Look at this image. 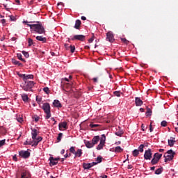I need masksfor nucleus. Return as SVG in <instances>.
Returning <instances> with one entry per match:
<instances>
[{"mask_svg": "<svg viewBox=\"0 0 178 178\" xmlns=\"http://www.w3.org/2000/svg\"><path fill=\"white\" fill-rule=\"evenodd\" d=\"M32 142H33V143L31 144L32 147H37L38 145V143H40L37 140H33Z\"/></svg>", "mask_w": 178, "mask_h": 178, "instance_id": "nucleus-31", "label": "nucleus"}, {"mask_svg": "<svg viewBox=\"0 0 178 178\" xmlns=\"http://www.w3.org/2000/svg\"><path fill=\"white\" fill-rule=\"evenodd\" d=\"M26 177V172H22L21 175V178H25Z\"/></svg>", "mask_w": 178, "mask_h": 178, "instance_id": "nucleus-57", "label": "nucleus"}, {"mask_svg": "<svg viewBox=\"0 0 178 178\" xmlns=\"http://www.w3.org/2000/svg\"><path fill=\"white\" fill-rule=\"evenodd\" d=\"M36 101L38 104H40V102H41V99H38V97H36Z\"/></svg>", "mask_w": 178, "mask_h": 178, "instance_id": "nucleus-62", "label": "nucleus"}, {"mask_svg": "<svg viewBox=\"0 0 178 178\" xmlns=\"http://www.w3.org/2000/svg\"><path fill=\"white\" fill-rule=\"evenodd\" d=\"M99 140H101L99 136H94L92 139V143L93 144V145H95L96 144H98V143H99Z\"/></svg>", "mask_w": 178, "mask_h": 178, "instance_id": "nucleus-13", "label": "nucleus"}, {"mask_svg": "<svg viewBox=\"0 0 178 178\" xmlns=\"http://www.w3.org/2000/svg\"><path fill=\"white\" fill-rule=\"evenodd\" d=\"M70 52L73 54L76 51V47L73 45L70 46Z\"/></svg>", "mask_w": 178, "mask_h": 178, "instance_id": "nucleus-36", "label": "nucleus"}, {"mask_svg": "<svg viewBox=\"0 0 178 178\" xmlns=\"http://www.w3.org/2000/svg\"><path fill=\"white\" fill-rule=\"evenodd\" d=\"M171 139H168V145L170 147H173V145H175V143H176V140H175V138L171 137Z\"/></svg>", "mask_w": 178, "mask_h": 178, "instance_id": "nucleus-20", "label": "nucleus"}, {"mask_svg": "<svg viewBox=\"0 0 178 178\" xmlns=\"http://www.w3.org/2000/svg\"><path fill=\"white\" fill-rule=\"evenodd\" d=\"M97 163L92 162L90 163H83V169H90V168H92V166H95V165H97Z\"/></svg>", "mask_w": 178, "mask_h": 178, "instance_id": "nucleus-12", "label": "nucleus"}, {"mask_svg": "<svg viewBox=\"0 0 178 178\" xmlns=\"http://www.w3.org/2000/svg\"><path fill=\"white\" fill-rule=\"evenodd\" d=\"M63 136V134H62V133L58 134V136L57 137V140H58V143L60 141H61Z\"/></svg>", "mask_w": 178, "mask_h": 178, "instance_id": "nucleus-35", "label": "nucleus"}, {"mask_svg": "<svg viewBox=\"0 0 178 178\" xmlns=\"http://www.w3.org/2000/svg\"><path fill=\"white\" fill-rule=\"evenodd\" d=\"M34 118H35V122H38V120H40V117L36 115Z\"/></svg>", "mask_w": 178, "mask_h": 178, "instance_id": "nucleus-54", "label": "nucleus"}, {"mask_svg": "<svg viewBox=\"0 0 178 178\" xmlns=\"http://www.w3.org/2000/svg\"><path fill=\"white\" fill-rule=\"evenodd\" d=\"M154 158L156 159L157 161H159V159L162 158V154L155 153L154 154Z\"/></svg>", "mask_w": 178, "mask_h": 178, "instance_id": "nucleus-24", "label": "nucleus"}, {"mask_svg": "<svg viewBox=\"0 0 178 178\" xmlns=\"http://www.w3.org/2000/svg\"><path fill=\"white\" fill-rule=\"evenodd\" d=\"M100 178H108V175H101Z\"/></svg>", "mask_w": 178, "mask_h": 178, "instance_id": "nucleus-64", "label": "nucleus"}, {"mask_svg": "<svg viewBox=\"0 0 178 178\" xmlns=\"http://www.w3.org/2000/svg\"><path fill=\"white\" fill-rule=\"evenodd\" d=\"M17 58L19 59V60H22V62H26V60L22 58L21 54H17Z\"/></svg>", "mask_w": 178, "mask_h": 178, "instance_id": "nucleus-37", "label": "nucleus"}, {"mask_svg": "<svg viewBox=\"0 0 178 178\" xmlns=\"http://www.w3.org/2000/svg\"><path fill=\"white\" fill-rule=\"evenodd\" d=\"M141 127H142L143 131H145V126L144 125V124H142Z\"/></svg>", "mask_w": 178, "mask_h": 178, "instance_id": "nucleus-60", "label": "nucleus"}, {"mask_svg": "<svg viewBox=\"0 0 178 178\" xmlns=\"http://www.w3.org/2000/svg\"><path fill=\"white\" fill-rule=\"evenodd\" d=\"M85 145L87 148H92L94 147V144L92 141L84 140Z\"/></svg>", "mask_w": 178, "mask_h": 178, "instance_id": "nucleus-16", "label": "nucleus"}, {"mask_svg": "<svg viewBox=\"0 0 178 178\" xmlns=\"http://www.w3.org/2000/svg\"><path fill=\"white\" fill-rule=\"evenodd\" d=\"M5 139L0 141V148L1 147L5 145Z\"/></svg>", "mask_w": 178, "mask_h": 178, "instance_id": "nucleus-48", "label": "nucleus"}, {"mask_svg": "<svg viewBox=\"0 0 178 178\" xmlns=\"http://www.w3.org/2000/svg\"><path fill=\"white\" fill-rule=\"evenodd\" d=\"M144 145H140L139 147H138V150H139V152H144Z\"/></svg>", "mask_w": 178, "mask_h": 178, "instance_id": "nucleus-33", "label": "nucleus"}, {"mask_svg": "<svg viewBox=\"0 0 178 178\" xmlns=\"http://www.w3.org/2000/svg\"><path fill=\"white\" fill-rule=\"evenodd\" d=\"M53 105L56 106V108H62V104L58 99H55L53 102Z\"/></svg>", "mask_w": 178, "mask_h": 178, "instance_id": "nucleus-18", "label": "nucleus"}, {"mask_svg": "<svg viewBox=\"0 0 178 178\" xmlns=\"http://www.w3.org/2000/svg\"><path fill=\"white\" fill-rule=\"evenodd\" d=\"M106 40L109 41V42H113L115 39L113 38V34L111 32H108L106 34Z\"/></svg>", "mask_w": 178, "mask_h": 178, "instance_id": "nucleus-11", "label": "nucleus"}, {"mask_svg": "<svg viewBox=\"0 0 178 178\" xmlns=\"http://www.w3.org/2000/svg\"><path fill=\"white\" fill-rule=\"evenodd\" d=\"M43 91H44L47 94H49V88L48 87L44 88Z\"/></svg>", "mask_w": 178, "mask_h": 178, "instance_id": "nucleus-42", "label": "nucleus"}, {"mask_svg": "<svg viewBox=\"0 0 178 178\" xmlns=\"http://www.w3.org/2000/svg\"><path fill=\"white\" fill-rule=\"evenodd\" d=\"M22 54L25 56V58H29V56H30V55L29 54V52H26L25 51H22Z\"/></svg>", "mask_w": 178, "mask_h": 178, "instance_id": "nucleus-40", "label": "nucleus"}, {"mask_svg": "<svg viewBox=\"0 0 178 178\" xmlns=\"http://www.w3.org/2000/svg\"><path fill=\"white\" fill-rule=\"evenodd\" d=\"M60 158H54L52 156L49 157V161H50V166H55V165H58V161H59Z\"/></svg>", "mask_w": 178, "mask_h": 178, "instance_id": "nucleus-10", "label": "nucleus"}, {"mask_svg": "<svg viewBox=\"0 0 178 178\" xmlns=\"http://www.w3.org/2000/svg\"><path fill=\"white\" fill-rule=\"evenodd\" d=\"M13 161H15V162H17V157L16 156V155H14L13 157Z\"/></svg>", "mask_w": 178, "mask_h": 178, "instance_id": "nucleus-55", "label": "nucleus"}, {"mask_svg": "<svg viewBox=\"0 0 178 178\" xmlns=\"http://www.w3.org/2000/svg\"><path fill=\"white\" fill-rule=\"evenodd\" d=\"M36 40H38V41H40L41 42H43V43L47 42V38H45V37L37 36Z\"/></svg>", "mask_w": 178, "mask_h": 178, "instance_id": "nucleus-21", "label": "nucleus"}, {"mask_svg": "<svg viewBox=\"0 0 178 178\" xmlns=\"http://www.w3.org/2000/svg\"><path fill=\"white\" fill-rule=\"evenodd\" d=\"M113 94H114V95H115V97H120V91H115V92H113Z\"/></svg>", "mask_w": 178, "mask_h": 178, "instance_id": "nucleus-45", "label": "nucleus"}, {"mask_svg": "<svg viewBox=\"0 0 178 178\" xmlns=\"http://www.w3.org/2000/svg\"><path fill=\"white\" fill-rule=\"evenodd\" d=\"M33 31L38 33V34H45V29L42 24H37L32 26Z\"/></svg>", "mask_w": 178, "mask_h": 178, "instance_id": "nucleus-1", "label": "nucleus"}, {"mask_svg": "<svg viewBox=\"0 0 178 178\" xmlns=\"http://www.w3.org/2000/svg\"><path fill=\"white\" fill-rule=\"evenodd\" d=\"M123 135V132L122 131L115 132V136H118V137H122Z\"/></svg>", "mask_w": 178, "mask_h": 178, "instance_id": "nucleus-38", "label": "nucleus"}, {"mask_svg": "<svg viewBox=\"0 0 178 178\" xmlns=\"http://www.w3.org/2000/svg\"><path fill=\"white\" fill-rule=\"evenodd\" d=\"M75 148H76L75 147H71L70 148V152H71V154H74V155H75L74 158H80L83 155V149H78L76 151Z\"/></svg>", "mask_w": 178, "mask_h": 178, "instance_id": "nucleus-4", "label": "nucleus"}, {"mask_svg": "<svg viewBox=\"0 0 178 178\" xmlns=\"http://www.w3.org/2000/svg\"><path fill=\"white\" fill-rule=\"evenodd\" d=\"M35 24H27V26L29 27H30L31 30H33L32 26H35Z\"/></svg>", "mask_w": 178, "mask_h": 178, "instance_id": "nucleus-56", "label": "nucleus"}, {"mask_svg": "<svg viewBox=\"0 0 178 178\" xmlns=\"http://www.w3.org/2000/svg\"><path fill=\"white\" fill-rule=\"evenodd\" d=\"M101 162H102V156H98L97 158V162H95V163H101Z\"/></svg>", "mask_w": 178, "mask_h": 178, "instance_id": "nucleus-32", "label": "nucleus"}, {"mask_svg": "<svg viewBox=\"0 0 178 178\" xmlns=\"http://www.w3.org/2000/svg\"><path fill=\"white\" fill-rule=\"evenodd\" d=\"M58 129H59V130H62V129H67V122H60L58 124Z\"/></svg>", "mask_w": 178, "mask_h": 178, "instance_id": "nucleus-14", "label": "nucleus"}, {"mask_svg": "<svg viewBox=\"0 0 178 178\" xmlns=\"http://www.w3.org/2000/svg\"><path fill=\"white\" fill-rule=\"evenodd\" d=\"M92 41H94V38H91L88 40V42L90 43L92 42Z\"/></svg>", "mask_w": 178, "mask_h": 178, "instance_id": "nucleus-61", "label": "nucleus"}, {"mask_svg": "<svg viewBox=\"0 0 178 178\" xmlns=\"http://www.w3.org/2000/svg\"><path fill=\"white\" fill-rule=\"evenodd\" d=\"M19 155L21 158L27 159V158H30V152L22 150V151L19 152Z\"/></svg>", "mask_w": 178, "mask_h": 178, "instance_id": "nucleus-8", "label": "nucleus"}, {"mask_svg": "<svg viewBox=\"0 0 178 178\" xmlns=\"http://www.w3.org/2000/svg\"><path fill=\"white\" fill-rule=\"evenodd\" d=\"M158 162H159V161L157 160L156 159H155V157H153V159L151 161L152 165H156V163H158Z\"/></svg>", "mask_w": 178, "mask_h": 178, "instance_id": "nucleus-29", "label": "nucleus"}, {"mask_svg": "<svg viewBox=\"0 0 178 178\" xmlns=\"http://www.w3.org/2000/svg\"><path fill=\"white\" fill-rule=\"evenodd\" d=\"M10 19L11 20V22H16V17L11 15L10 16Z\"/></svg>", "mask_w": 178, "mask_h": 178, "instance_id": "nucleus-46", "label": "nucleus"}, {"mask_svg": "<svg viewBox=\"0 0 178 178\" xmlns=\"http://www.w3.org/2000/svg\"><path fill=\"white\" fill-rule=\"evenodd\" d=\"M31 144H33V141L26 140V141L24 143V145H31Z\"/></svg>", "mask_w": 178, "mask_h": 178, "instance_id": "nucleus-39", "label": "nucleus"}, {"mask_svg": "<svg viewBox=\"0 0 178 178\" xmlns=\"http://www.w3.org/2000/svg\"><path fill=\"white\" fill-rule=\"evenodd\" d=\"M37 141H38V143H40V141H42V137L39 136L38 138H36L35 139Z\"/></svg>", "mask_w": 178, "mask_h": 178, "instance_id": "nucleus-49", "label": "nucleus"}, {"mask_svg": "<svg viewBox=\"0 0 178 178\" xmlns=\"http://www.w3.org/2000/svg\"><path fill=\"white\" fill-rule=\"evenodd\" d=\"M135 104L136 106H141L143 105V100L140 97H136L135 98Z\"/></svg>", "mask_w": 178, "mask_h": 178, "instance_id": "nucleus-15", "label": "nucleus"}, {"mask_svg": "<svg viewBox=\"0 0 178 178\" xmlns=\"http://www.w3.org/2000/svg\"><path fill=\"white\" fill-rule=\"evenodd\" d=\"M175 152L173 150L170 149L166 153L164 154L165 162H169L175 158Z\"/></svg>", "mask_w": 178, "mask_h": 178, "instance_id": "nucleus-3", "label": "nucleus"}, {"mask_svg": "<svg viewBox=\"0 0 178 178\" xmlns=\"http://www.w3.org/2000/svg\"><path fill=\"white\" fill-rule=\"evenodd\" d=\"M98 126H99V125L97 124H90V127H91V129H95V127H98Z\"/></svg>", "mask_w": 178, "mask_h": 178, "instance_id": "nucleus-44", "label": "nucleus"}, {"mask_svg": "<svg viewBox=\"0 0 178 178\" xmlns=\"http://www.w3.org/2000/svg\"><path fill=\"white\" fill-rule=\"evenodd\" d=\"M106 140V136H105V134L102 135L100 143L97 147V149L98 151L104 148V145H105V141Z\"/></svg>", "mask_w": 178, "mask_h": 178, "instance_id": "nucleus-6", "label": "nucleus"}, {"mask_svg": "<svg viewBox=\"0 0 178 178\" xmlns=\"http://www.w3.org/2000/svg\"><path fill=\"white\" fill-rule=\"evenodd\" d=\"M11 62H12V63H13V65H17L19 67L23 66V64H22V63L16 60L15 58H13Z\"/></svg>", "mask_w": 178, "mask_h": 178, "instance_id": "nucleus-23", "label": "nucleus"}, {"mask_svg": "<svg viewBox=\"0 0 178 178\" xmlns=\"http://www.w3.org/2000/svg\"><path fill=\"white\" fill-rule=\"evenodd\" d=\"M17 122H19V123L23 122V118H17Z\"/></svg>", "mask_w": 178, "mask_h": 178, "instance_id": "nucleus-51", "label": "nucleus"}, {"mask_svg": "<svg viewBox=\"0 0 178 178\" xmlns=\"http://www.w3.org/2000/svg\"><path fill=\"white\" fill-rule=\"evenodd\" d=\"M33 87H34V81H31L25 82V84L22 86V89L24 91H30Z\"/></svg>", "mask_w": 178, "mask_h": 178, "instance_id": "nucleus-5", "label": "nucleus"}, {"mask_svg": "<svg viewBox=\"0 0 178 178\" xmlns=\"http://www.w3.org/2000/svg\"><path fill=\"white\" fill-rule=\"evenodd\" d=\"M28 46H29V47H31V45H33V44H34V42L33 41V39H31V38H29L28 39Z\"/></svg>", "mask_w": 178, "mask_h": 178, "instance_id": "nucleus-34", "label": "nucleus"}, {"mask_svg": "<svg viewBox=\"0 0 178 178\" xmlns=\"http://www.w3.org/2000/svg\"><path fill=\"white\" fill-rule=\"evenodd\" d=\"M19 77H21L24 80V77L26 76V74H18Z\"/></svg>", "mask_w": 178, "mask_h": 178, "instance_id": "nucleus-47", "label": "nucleus"}, {"mask_svg": "<svg viewBox=\"0 0 178 178\" xmlns=\"http://www.w3.org/2000/svg\"><path fill=\"white\" fill-rule=\"evenodd\" d=\"M152 158V150L151 149H149L147 150H145V154H144V159L147 161L149 160L151 161Z\"/></svg>", "mask_w": 178, "mask_h": 178, "instance_id": "nucleus-7", "label": "nucleus"}, {"mask_svg": "<svg viewBox=\"0 0 178 178\" xmlns=\"http://www.w3.org/2000/svg\"><path fill=\"white\" fill-rule=\"evenodd\" d=\"M163 172V168H160L155 171V175H161Z\"/></svg>", "mask_w": 178, "mask_h": 178, "instance_id": "nucleus-26", "label": "nucleus"}, {"mask_svg": "<svg viewBox=\"0 0 178 178\" xmlns=\"http://www.w3.org/2000/svg\"><path fill=\"white\" fill-rule=\"evenodd\" d=\"M34 79V75L33 74H25V76L24 78V81L25 83H27V80L33 79Z\"/></svg>", "mask_w": 178, "mask_h": 178, "instance_id": "nucleus-17", "label": "nucleus"}, {"mask_svg": "<svg viewBox=\"0 0 178 178\" xmlns=\"http://www.w3.org/2000/svg\"><path fill=\"white\" fill-rule=\"evenodd\" d=\"M149 131L150 133H152V131H154V128H152V123L149 124Z\"/></svg>", "mask_w": 178, "mask_h": 178, "instance_id": "nucleus-50", "label": "nucleus"}, {"mask_svg": "<svg viewBox=\"0 0 178 178\" xmlns=\"http://www.w3.org/2000/svg\"><path fill=\"white\" fill-rule=\"evenodd\" d=\"M59 5H62L63 6H65V4L63 2L58 3L57 6H59Z\"/></svg>", "mask_w": 178, "mask_h": 178, "instance_id": "nucleus-63", "label": "nucleus"}, {"mask_svg": "<svg viewBox=\"0 0 178 178\" xmlns=\"http://www.w3.org/2000/svg\"><path fill=\"white\" fill-rule=\"evenodd\" d=\"M167 124H168V122L166 121H162L161 123V125L163 127H166Z\"/></svg>", "mask_w": 178, "mask_h": 178, "instance_id": "nucleus-41", "label": "nucleus"}, {"mask_svg": "<svg viewBox=\"0 0 178 178\" xmlns=\"http://www.w3.org/2000/svg\"><path fill=\"white\" fill-rule=\"evenodd\" d=\"M65 158H70V156H72V153L66 154L64 155Z\"/></svg>", "mask_w": 178, "mask_h": 178, "instance_id": "nucleus-52", "label": "nucleus"}, {"mask_svg": "<svg viewBox=\"0 0 178 178\" xmlns=\"http://www.w3.org/2000/svg\"><path fill=\"white\" fill-rule=\"evenodd\" d=\"M32 139L33 140H36L37 136H38V134H37V129H32Z\"/></svg>", "mask_w": 178, "mask_h": 178, "instance_id": "nucleus-19", "label": "nucleus"}, {"mask_svg": "<svg viewBox=\"0 0 178 178\" xmlns=\"http://www.w3.org/2000/svg\"><path fill=\"white\" fill-rule=\"evenodd\" d=\"M1 23H2V24H5V23H6V19H1Z\"/></svg>", "mask_w": 178, "mask_h": 178, "instance_id": "nucleus-58", "label": "nucleus"}, {"mask_svg": "<svg viewBox=\"0 0 178 178\" xmlns=\"http://www.w3.org/2000/svg\"><path fill=\"white\" fill-rule=\"evenodd\" d=\"M133 154V156L136 157V156H138L139 154H140V152L138 149H134L132 152Z\"/></svg>", "mask_w": 178, "mask_h": 178, "instance_id": "nucleus-27", "label": "nucleus"}, {"mask_svg": "<svg viewBox=\"0 0 178 178\" xmlns=\"http://www.w3.org/2000/svg\"><path fill=\"white\" fill-rule=\"evenodd\" d=\"M72 41H85L86 35H75L71 38Z\"/></svg>", "mask_w": 178, "mask_h": 178, "instance_id": "nucleus-9", "label": "nucleus"}, {"mask_svg": "<svg viewBox=\"0 0 178 178\" xmlns=\"http://www.w3.org/2000/svg\"><path fill=\"white\" fill-rule=\"evenodd\" d=\"M46 113L45 119H49L51 116V105H49V103H44L43 104L42 108Z\"/></svg>", "mask_w": 178, "mask_h": 178, "instance_id": "nucleus-2", "label": "nucleus"}, {"mask_svg": "<svg viewBox=\"0 0 178 178\" xmlns=\"http://www.w3.org/2000/svg\"><path fill=\"white\" fill-rule=\"evenodd\" d=\"M123 149L120 146H118L115 148V152H122Z\"/></svg>", "mask_w": 178, "mask_h": 178, "instance_id": "nucleus-28", "label": "nucleus"}, {"mask_svg": "<svg viewBox=\"0 0 178 178\" xmlns=\"http://www.w3.org/2000/svg\"><path fill=\"white\" fill-rule=\"evenodd\" d=\"M22 98L24 102H27L29 101V96L26 94L22 95Z\"/></svg>", "mask_w": 178, "mask_h": 178, "instance_id": "nucleus-25", "label": "nucleus"}, {"mask_svg": "<svg viewBox=\"0 0 178 178\" xmlns=\"http://www.w3.org/2000/svg\"><path fill=\"white\" fill-rule=\"evenodd\" d=\"M121 40L122 42H124V44H129V40H127V39L126 38H121Z\"/></svg>", "mask_w": 178, "mask_h": 178, "instance_id": "nucleus-43", "label": "nucleus"}, {"mask_svg": "<svg viewBox=\"0 0 178 178\" xmlns=\"http://www.w3.org/2000/svg\"><path fill=\"white\" fill-rule=\"evenodd\" d=\"M92 81H94V83H98V78H93Z\"/></svg>", "mask_w": 178, "mask_h": 178, "instance_id": "nucleus-59", "label": "nucleus"}, {"mask_svg": "<svg viewBox=\"0 0 178 178\" xmlns=\"http://www.w3.org/2000/svg\"><path fill=\"white\" fill-rule=\"evenodd\" d=\"M152 113V111L151 110V108H147V112H146V116H151Z\"/></svg>", "mask_w": 178, "mask_h": 178, "instance_id": "nucleus-30", "label": "nucleus"}, {"mask_svg": "<svg viewBox=\"0 0 178 178\" xmlns=\"http://www.w3.org/2000/svg\"><path fill=\"white\" fill-rule=\"evenodd\" d=\"M65 49H67V50L70 49V47H69V44H65Z\"/></svg>", "mask_w": 178, "mask_h": 178, "instance_id": "nucleus-53", "label": "nucleus"}, {"mask_svg": "<svg viewBox=\"0 0 178 178\" xmlns=\"http://www.w3.org/2000/svg\"><path fill=\"white\" fill-rule=\"evenodd\" d=\"M80 26H81V21L80 19H77L75 22L74 29H76V30H79L80 28Z\"/></svg>", "mask_w": 178, "mask_h": 178, "instance_id": "nucleus-22", "label": "nucleus"}]
</instances>
